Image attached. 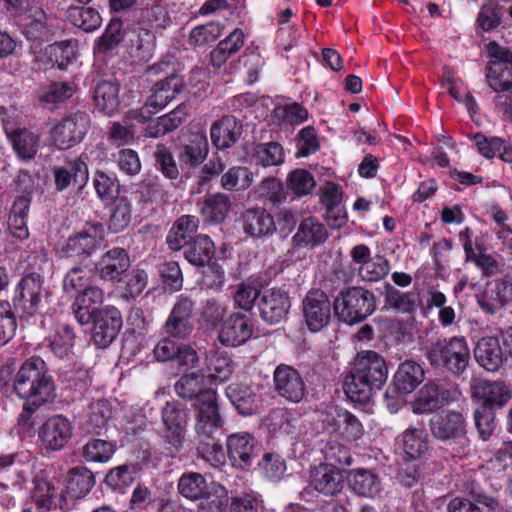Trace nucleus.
I'll return each instance as SVG.
<instances>
[{
  "mask_svg": "<svg viewBox=\"0 0 512 512\" xmlns=\"http://www.w3.org/2000/svg\"><path fill=\"white\" fill-rule=\"evenodd\" d=\"M11 367L0 368V385L4 392L11 391L21 400H36L37 402H52L55 397V383L46 362L40 357H30L25 360L13 375Z\"/></svg>",
  "mask_w": 512,
  "mask_h": 512,
  "instance_id": "1",
  "label": "nucleus"
},
{
  "mask_svg": "<svg viewBox=\"0 0 512 512\" xmlns=\"http://www.w3.org/2000/svg\"><path fill=\"white\" fill-rule=\"evenodd\" d=\"M93 186L97 196L105 204H111L119 197L120 184L116 177H111L104 171L97 170L93 178Z\"/></svg>",
  "mask_w": 512,
  "mask_h": 512,
  "instance_id": "53",
  "label": "nucleus"
},
{
  "mask_svg": "<svg viewBox=\"0 0 512 512\" xmlns=\"http://www.w3.org/2000/svg\"><path fill=\"white\" fill-rule=\"evenodd\" d=\"M164 426L162 439L170 449L178 452L182 449L187 434L189 410L178 401L167 402L161 410Z\"/></svg>",
  "mask_w": 512,
  "mask_h": 512,
  "instance_id": "7",
  "label": "nucleus"
},
{
  "mask_svg": "<svg viewBox=\"0 0 512 512\" xmlns=\"http://www.w3.org/2000/svg\"><path fill=\"white\" fill-rule=\"evenodd\" d=\"M193 308L191 299L180 298L174 304L164 325L166 335L178 340L186 339L193 331Z\"/></svg>",
  "mask_w": 512,
  "mask_h": 512,
  "instance_id": "16",
  "label": "nucleus"
},
{
  "mask_svg": "<svg viewBox=\"0 0 512 512\" xmlns=\"http://www.w3.org/2000/svg\"><path fill=\"white\" fill-rule=\"evenodd\" d=\"M486 83L496 93L504 94L512 89V70L509 67H501L500 63H489L486 70Z\"/></svg>",
  "mask_w": 512,
  "mask_h": 512,
  "instance_id": "51",
  "label": "nucleus"
},
{
  "mask_svg": "<svg viewBox=\"0 0 512 512\" xmlns=\"http://www.w3.org/2000/svg\"><path fill=\"white\" fill-rule=\"evenodd\" d=\"M425 357L434 369H444L459 376L468 367L470 351L462 337L443 338L430 342L425 348Z\"/></svg>",
  "mask_w": 512,
  "mask_h": 512,
  "instance_id": "3",
  "label": "nucleus"
},
{
  "mask_svg": "<svg viewBox=\"0 0 512 512\" xmlns=\"http://www.w3.org/2000/svg\"><path fill=\"white\" fill-rule=\"evenodd\" d=\"M289 308L290 301L287 293L277 288L264 290L258 301L261 318L271 325L285 319Z\"/></svg>",
  "mask_w": 512,
  "mask_h": 512,
  "instance_id": "20",
  "label": "nucleus"
},
{
  "mask_svg": "<svg viewBox=\"0 0 512 512\" xmlns=\"http://www.w3.org/2000/svg\"><path fill=\"white\" fill-rule=\"evenodd\" d=\"M402 447L411 459H418L428 450V434L422 428H408L401 435Z\"/></svg>",
  "mask_w": 512,
  "mask_h": 512,
  "instance_id": "49",
  "label": "nucleus"
},
{
  "mask_svg": "<svg viewBox=\"0 0 512 512\" xmlns=\"http://www.w3.org/2000/svg\"><path fill=\"white\" fill-rule=\"evenodd\" d=\"M184 81L179 75L173 74L158 81L152 88L145 106L139 110L131 111V118L139 121H148L154 113L165 108L184 89Z\"/></svg>",
  "mask_w": 512,
  "mask_h": 512,
  "instance_id": "8",
  "label": "nucleus"
},
{
  "mask_svg": "<svg viewBox=\"0 0 512 512\" xmlns=\"http://www.w3.org/2000/svg\"><path fill=\"white\" fill-rule=\"evenodd\" d=\"M462 396L458 385L452 382L437 380L426 383L419 391L413 407L417 413H430L445 404L456 402Z\"/></svg>",
  "mask_w": 512,
  "mask_h": 512,
  "instance_id": "9",
  "label": "nucleus"
},
{
  "mask_svg": "<svg viewBox=\"0 0 512 512\" xmlns=\"http://www.w3.org/2000/svg\"><path fill=\"white\" fill-rule=\"evenodd\" d=\"M186 113L180 106L170 113L158 118L154 125H150L147 134L150 137H159L175 130L184 121Z\"/></svg>",
  "mask_w": 512,
  "mask_h": 512,
  "instance_id": "60",
  "label": "nucleus"
},
{
  "mask_svg": "<svg viewBox=\"0 0 512 512\" xmlns=\"http://www.w3.org/2000/svg\"><path fill=\"white\" fill-rule=\"evenodd\" d=\"M252 155L256 164L263 167L279 166L284 162L283 147L277 142L256 145Z\"/></svg>",
  "mask_w": 512,
  "mask_h": 512,
  "instance_id": "54",
  "label": "nucleus"
},
{
  "mask_svg": "<svg viewBox=\"0 0 512 512\" xmlns=\"http://www.w3.org/2000/svg\"><path fill=\"white\" fill-rule=\"evenodd\" d=\"M94 101L98 110L106 115L113 114L120 105L119 85L110 80L99 82L94 90Z\"/></svg>",
  "mask_w": 512,
  "mask_h": 512,
  "instance_id": "41",
  "label": "nucleus"
},
{
  "mask_svg": "<svg viewBox=\"0 0 512 512\" xmlns=\"http://www.w3.org/2000/svg\"><path fill=\"white\" fill-rule=\"evenodd\" d=\"M208 154V140L204 132L192 133L179 153L182 163L195 167L201 164Z\"/></svg>",
  "mask_w": 512,
  "mask_h": 512,
  "instance_id": "37",
  "label": "nucleus"
},
{
  "mask_svg": "<svg viewBox=\"0 0 512 512\" xmlns=\"http://www.w3.org/2000/svg\"><path fill=\"white\" fill-rule=\"evenodd\" d=\"M48 291L43 289L42 277L37 273H29L18 283L13 297V306L19 314L20 321L30 323L43 315L40 310L44 307Z\"/></svg>",
  "mask_w": 512,
  "mask_h": 512,
  "instance_id": "4",
  "label": "nucleus"
},
{
  "mask_svg": "<svg viewBox=\"0 0 512 512\" xmlns=\"http://www.w3.org/2000/svg\"><path fill=\"white\" fill-rule=\"evenodd\" d=\"M227 455L234 467L247 469L256 456L254 441L249 433H235L226 441Z\"/></svg>",
  "mask_w": 512,
  "mask_h": 512,
  "instance_id": "24",
  "label": "nucleus"
},
{
  "mask_svg": "<svg viewBox=\"0 0 512 512\" xmlns=\"http://www.w3.org/2000/svg\"><path fill=\"white\" fill-rule=\"evenodd\" d=\"M243 229L253 237L267 235L275 229L274 220L264 209L247 210L243 215Z\"/></svg>",
  "mask_w": 512,
  "mask_h": 512,
  "instance_id": "42",
  "label": "nucleus"
},
{
  "mask_svg": "<svg viewBox=\"0 0 512 512\" xmlns=\"http://www.w3.org/2000/svg\"><path fill=\"white\" fill-rule=\"evenodd\" d=\"M22 32L27 39L48 42L63 32L62 21L53 14H47L35 5L24 12Z\"/></svg>",
  "mask_w": 512,
  "mask_h": 512,
  "instance_id": "10",
  "label": "nucleus"
},
{
  "mask_svg": "<svg viewBox=\"0 0 512 512\" xmlns=\"http://www.w3.org/2000/svg\"><path fill=\"white\" fill-rule=\"evenodd\" d=\"M424 375L420 364L406 360L399 365L393 377L394 389L401 394L411 393L423 382Z\"/></svg>",
  "mask_w": 512,
  "mask_h": 512,
  "instance_id": "32",
  "label": "nucleus"
},
{
  "mask_svg": "<svg viewBox=\"0 0 512 512\" xmlns=\"http://www.w3.org/2000/svg\"><path fill=\"white\" fill-rule=\"evenodd\" d=\"M67 492L71 497H84L95 484L93 473L86 467H75L67 475Z\"/></svg>",
  "mask_w": 512,
  "mask_h": 512,
  "instance_id": "46",
  "label": "nucleus"
},
{
  "mask_svg": "<svg viewBox=\"0 0 512 512\" xmlns=\"http://www.w3.org/2000/svg\"><path fill=\"white\" fill-rule=\"evenodd\" d=\"M303 314L312 332L320 331L328 325L331 318V303L327 295L320 290L309 292L303 300Z\"/></svg>",
  "mask_w": 512,
  "mask_h": 512,
  "instance_id": "17",
  "label": "nucleus"
},
{
  "mask_svg": "<svg viewBox=\"0 0 512 512\" xmlns=\"http://www.w3.org/2000/svg\"><path fill=\"white\" fill-rule=\"evenodd\" d=\"M196 207L203 222L207 224H220L229 214L231 208L230 197L224 193H213L198 200Z\"/></svg>",
  "mask_w": 512,
  "mask_h": 512,
  "instance_id": "25",
  "label": "nucleus"
},
{
  "mask_svg": "<svg viewBox=\"0 0 512 512\" xmlns=\"http://www.w3.org/2000/svg\"><path fill=\"white\" fill-rule=\"evenodd\" d=\"M208 370L210 373L206 377L209 382L213 380L223 382L231 377L234 363L228 356L214 353L208 357Z\"/></svg>",
  "mask_w": 512,
  "mask_h": 512,
  "instance_id": "62",
  "label": "nucleus"
},
{
  "mask_svg": "<svg viewBox=\"0 0 512 512\" xmlns=\"http://www.w3.org/2000/svg\"><path fill=\"white\" fill-rule=\"evenodd\" d=\"M464 492L470 498L455 497L448 506V512H482L479 505L487 509V512H507L503 503L498 498L488 494L475 480L464 484Z\"/></svg>",
  "mask_w": 512,
  "mask_h": 512,
  "instance_id": "12",
  "label": "nucleus"
},
{
  "mask_svg": "<svg viewBox=\"0 0 512 512\" xmlns=\"http://www.w3.org/2000/svg\"><path fill=\"white\" fill-rule=\"evenodd\" d=\"M208 378L198 372L184 374L174 385L176 394L183 399H195V407L202 404V396L207 392H215L213 389H206Z\"/></svg>",
  "mask_w": 512,
  "mask_h": 512,
  "instance_id": "34",
  "label": "nucleus"
},
{
  "mask_svg": "<svg viewBox=\"0 0 512 512\" xmlns=\"http://www.w3.org/2000/svg\"><path fill=\"white\" fill-rule=\"evenodd\" d=\"M75 335L72 328L67 325H61L55 333L48 339V346L52 353L58 358L68 356L74 346Z\"/></svg>",
  "mask_w": 512,
  "mask_h": 512,
  "instance_id": "57",
  "label": "nucleus"
},
{
  "mask_svg": "<svg viewBox=\"0 0 512 512\" xmlns=\"http://www.w3.org/2000/svg\"><path fill=\"white\" fill-rule=\"evenodd\" d=\"M433 436L439 440H457V453L469 452V440L466 437V422L464 415L455 410H446L438 414L430 424Z\"/></svg>",
  "mask_w": 512,
  "mask_h": 512,
  "instance_id": "11",
  "label": "nucleus"
},
{
  "mask_svg": "<svg viewBox=\"0 0 512 512\" xmlns=\"http://www.w3.org/2000/svg\"><path fill=\"white\" fill-rule=\"evenodd\" d=\"M202 404L197 406L198 411L195 431L201 440L210 439L222 425L218 411L216 392H207L202 396Z\"/></svg>",
  "mask_w": 512,
  "mask_h": 512,
  "instance_id": "19",
  "label": "nucleus"
},
{
  "mask_svg": "<svg viewBox=\"0 0 512 512\" xmlns=\"http://www.w3.org/2000/svg\"><path fill=\"white\" fill-rule=\"evenodd\" d=\"M253 182V175L246 167L235 166L226 171L221 177L223 189L246 190Z\"/></svg>",
  "mask_w": 512,
  "mask_h": 512,
  "instance_id": "59",
  "label": "nucleus"
},
{
  "mask_svg": "<svg viewBox=\"0 0 512 512\" xmlns=\"http://www.w3.org/2000/svg\"><path fill=\"white\" fill-rule=\"evenodd\" d=\"M112 418V410L105 399L94 401L89 406V413L85 421L86 430L89 433L101 435L106 430L109 420Z\"/></svg>",
  "mask_w": 512,
  "mask_h": 512,
  "instance_id": "44",
  "label": "nucleus"
},
{
  "mask_svg": "<svg viewBox=\"0 0 512 512\" xmlns=\"http://www.w3.org/2000/svg\"><path fill=\"white\" fill-rule=\"evenodd\" d=\"M155 35L148 29L133 27L126 30L124 46L131 58L146 62L154 53Z\"/></svg>",
  "mask_w": 512,
  "mask_h": 512,
  "instance_id": "22",
  "label": "nucleus"
},
{
  "mask_svg": "<svg viewBox=\"0 0 512 512\" xmlns=\"http://www.w3.org/2000/svg\"><path fill=\"white\" fill-rule=\"evenodd\" d=\"M310 484L318 492L333 496L343 488V476L337 467L320 464L310 470Z\"/></svg>",
  "mask_w": 512,
  "mask_h": 512,
  "instance_id": "27",
  "label": "nucleus"
},
{
  "mask_svg": "<svg viewBox=\"0 0 512 512\" xmlns=\"http://www.w3.org/2000/svg\"><path fill=\"white\" fill-rule=\"evenodd\" d=\"M54 492V486L47 479L34 478L30 497L39 512H46L51 509L54 501Z\"/></svg>",
  "mask_w": 512,
  "mask_h": 512,
  "instance_id": "58",
  "label": "nucleus"
},
{
  "mask_svg": "<svg viewBox=\"0 0 512 512\" xmlns=\"http://www.w3.org/2000/svg\"><path fill=\"white\" fill-rule=\"evenodd\" d=\"M130 258H108L96 265L100 278L106 281L120 280V276L129 270Z\"/></svg>",
  "mask_w": 512,
  "mask_h": 512,
  "instance_id": "64",
  "label": "nucleus"
},
{
  "mask_svg": "<svg viewBox=\"0 0 512 512\" xmlns=\"http://www.w3.org/2000/svg\"><path fill=\"white\" fill-rule=\"evenodd\" d=\"M226 396L241 415L253 413L256 394L249 385L232 383L226 388Z\"/></svg>",
  "mask_w": 512,
  "mask_h": 512,
  "instance_id": "43",
  "label": "nucleus"
},
{
  "mask_svg": "<svg viewBox=\"0 0 512 512\" xmlns=\"http://www.w3.org/2000/svg\"><path fill=\"white\" fill-rule=\"evenodd\" d=\"M385 306L397 313H412L416 308V297L412 292H402L391 284L383 291Z\"/></svg>",
  "mask_w": 512,
  "mask_h": 512,
  "instance_id": "48",
  "label": "nucleus"
},
{
  "mask_svg": "<svg viewBox=\"0 0 512 512\" xmlns=\"http://www.w3.org/2000/svg\"><path fill=\"white\" fill-rule=\"evenodd\" d=\"M354 260L360 264L358 273L363 281L376 282L389 272L386 258H354Z\"/></svg>",
  "mask_w": 512,
  "mask_h": 512,
  "instance_id": "55",
  "label": "nucleus"
},
{
  "mask_svg": "<svg viewBox=\"0 0 512 512\" xmlns=\"http://www.w3.org/2000/svg\"><path fill=\"white\" fill-rule=\"evenodd\" d=\"M242 134V125L236 117L227 115L215 121L210 128L212 144L219 150L232 147Z\"/></svg>",
  "mask_w": 512,
  "mask_h": 512,
  "instance_id": "28",
  "label": "nucleus"
},
{
  "mask_svg": "<svg viewBox=\"0 0 512 512\" xmlns=\"http://www.w3.org/2000/svg\"><path fill=\"white\" fill-rule=\"evenodd\" d=\"M348 485L361 497L372 498L381 491V482L376 473L368 469H354L349 472Z\"/></svg>",
  "mask_w": 512,
  "mask_h": 512,
  "instance_id": "35",
  "label": "nucleus"
},
{
  "mask_svg": "<svg viewBox=\"0 0 512 512\" xmlns=\"http://www.w3.org/2000/svg\"><path fill=\"white\" fill-rule=\"evenodd\" d=\"M132 218V204L127 197L117 199L113 213L110 216L108 229L113 233H119L126 229Z\"/></svg>",
  "mask_w": 512,
  "mask_h": 512,
  "instance_id": "63",
  "label": "nucleus"
},
{
  "mask_svg": "<svg viewBox=\"0 0 512 512\" xmlns=\"http://www.w3.org/2000/svg\"><path fill=\"white\" fill-rule=\"evenodd\" d=\"M189 263L197 267L202 275L203 282L209 286H218L224 281V270L217 262V258H186Z\"/></svg>",
  "mask_w": 512,
  "mask_h": 512,
  "instance_id": "52",
  "label": "nucleus"
},
{
  "mask_svg": "<svg viewBox=\"0 0 512 512\" xmlns=\"http://www.w3.org/2000/svg\"><path fill=\"white\" fill-rule=\"evenodd\" d=\"M327 425L347 439L356 440L363 435V427L356 416L347 410H337L336 416L327 418Z\"/></svg>",
  "mask_w": 512,
  "mask_h": 512,
  "instance_id": "39",
  "label": "nucleus"
},
{
  "mask_svg": "<svg viewBox=\"0 0 512 512\" xmlns=\"http://www.w3.org/2000/svg\"><path fill=\"white\" fill-rule=\"evenodd\" d=\"M46 51L50 60L53 62V66L64 70L77 57V41L69 39L55 42L49 45Z\"/></svg>",
  "mask_w": 512,
  "mask_h": 512,
  "instance_id": "50",
  "label": "nucleus"
},
{
  "mask_svg": "<svg viewBox=\"0 0 512 512\" xmlns=\"http://www.w3.org/2000/svg\"><path fill=\"white\" fill-rule=\"evenodd\" d=\"M253 333L250 319L243 314H232L222 325L218 339L225 346L237 347L247 342Z\"/></svg>",
  "mask_w": 512,
  "mask_h": 512,
  "instance_id": "23",
  "label": "nucleus"
},
{
  "mask_svg": "<svg viewBox=\"0 0 512 512\" xmlns=\"http://www.w3.org/2000/svg\"><path fill=\"white\" fill-rule=\"evenodd\" d=\"M53 176L56 190L59 192L67 189L71 183L81 188L89 179L88 166L81 158H76L69 161L66 166H55Z\"/></svg>",
  "mask_w": 512,
  "mask_h": 512,
  "instance_id": "26",
  "label": "nucleus"
},
{
  "mask_svg": "<svg viewBox=\"0 0 512 512\" xmlns=\"http://www.w3.org/2000/svg\"><path fill=\"white\" fill-rule=\"evenodd\" d=\"M91 126L89 114L70 112L57 120L49 131L51 144L59 150L75 147L83 141Z\"/></svg>",
  "mask_w": 512,
  "mask_h": 512,
  "instance_id": "6",
  "label": "nucleus"
},
{
  "mask_svg": "<svg viewBox=\"0 0 512 512\" xmlns=\"http://www.w3.org/2000/svg\"><path fill=\"white\" fill-rule=\"evenodd\" d=\"M243 44V32L240 29H235L225 39L220 41L217 47L211 52L212 65L220 67L231 55L238 52Z\"/></svg>",
  "mask_w": 512,
  "mask_h": 512,
  "instance_id": "47",
  "label": "nucleus"
},
{
  "mask_svg": "<svg viewBox=\"0 0 512 512\" xmlns=\"http://www.w3.org/2000/svg\"><path fill=\"white\" fill-rule=\"evenodd\" d=\"M512 304V279L508 274L500 280H496L492 288L485 291L479 299V305L490 314H496L498 310Z\"/></svg>",
  "mask_w": 512,
  "mask_h": 512,
  "instance_id": "29",
  "label": "nucleus"
},
{
  "mask_svg": "<svg viewBox=\"0 0 512 512\" xmlns=\"http://www.w3.org/2000/svg\"><path fill=\"white\" fill-rule=\"evenodd\" d=\"M74 92L75 86L71 82H51L38 89L37 99L42 105L55 109L72 97Z\"/></svg>",
  "mask_w": 512,
  "mask_h": 512,
  "instance_id": "38",
  "label": "nucleus"
},
{
  "mask_svg": "<svg viewBox=\"0 0 512 512\" xmlns=\"http://www.w3.org/2000/svg\"><path fill=\"white\" fill-rule=\"evenodd\" d=\"M66 16L72 25L85 32L97 30L102 23L99 12L92 7L70 6L67 9Z\"/></svg>",
  "mask_w": 512,
  "mask_h": 512,
  "instance_id": "45",
  "label": "nucleus"
},
{
  "mask_svg": "<svg viewBox=\"0 0 512 512\" xmlns=\"http://www.w3.org/2000/svg\"><path fill=\"white\" fill-rule=\"evenodd\" d=\"M114 452L113 443L103 439H91L83 446V457L88 462H107Z\"/></svg>",
  "mask_w": 512,
  "mask_h": 512,
  "instance_id": "61",
  "label": "nucleus"
},
{
  "mask_svg": "<svg viewBox=\"0 0 512 512\" xmlns=\"http://www.w3.org/2000/svg\"><path fill=\"white\" fill-rule=\"evenodd\" d=\"M73 427L63 415L48 418L39 428V439L48 451L62 450L72 437Z\"/></svg>",
  "mask_w": 512,
  "mask_h": 512,
  "instance_id": "15",
  "label": "nucleus"
},
{
  "mask_svg": "<svg viewBox=\"0 0 512 512\" xmlns=\"http://www.w3.org/2000/svg\"><path fill=\"white\" fill-rule=\"evenodd\" d=\"M122 327V316L114 306L101 308L93 322L92 339L99 348L108 347Z\"/></svg>",
  "mask_w": 512,
  "mask_h": 512,
  "instance_id": "14",
  "label": "nucleus"
},
{
  "mask_svg": "<svg viewBox=\"0 0 512 512\" xmlns=\"http://www.w3.org/2000/svg\"><path fill=\"white\" fill-rule=\"evenodd\" d=\"M273 387L279 397L291 403L301 402L306 395V384L301 373L286 364H280L275 368Z\"/></svg>",
  "mask_w": 512,
  "mask_h": 512,
  "instance_id": "13",
  "label": "nucleus"
},
{
  "mask_svg": "<svg viewBox=\"0 0 512 512\" xmlns=\"http://www.w3.org/2000/svg\"><path fill=\"white\" fill-rule=\"evenodd\" d=\"M103 230L101 224L88 225L83 231L68 239L63 251L70 256H91L102 246Z\"/></svg>",
  "mask_w": 512,
  "mask_h": 512,
  "instance_id": "21",
  "label": "nucleus"
},
{
  "mask_svg": "<svg viewBox=\"0 0 512 512\" xmlns=\"http://www.w3.org/2000/svg\"><path fill=\"white\" fill-rule=\"evenodd\" d=\"M474 356L478 364L490 372L498 371L504 360L499 339L496 337L479 339L474 349Z\"/></svg>",
  "mask_w": 512,
  "mask_h": 512,
  "instance_id": "31",
  "label": "nucleus"
},
{
  "mask_svg": "<svg viewBox=\"0 0 512 512\" xmlns=\"http://www.w3.org/2000/svg\"><path fill=\"white\" fill-rule=\"evenodd\" d=\"M171 336L162 339L154 348V356L160 362L174 361L184 369L194 368L199 361L196 351L185 344H177Z\"/></svg>",
  "mask_w": 512,
  "mask_h": 512,
  "instance_id": "18",
  "label": "nucleus"
},
{
  "mask_svg": "<svg viewBox=\"0 0 512 512\" xmlns=\"http://www.w3.org/2000/svg\"><path fill=\"white\" fill-rule=\"evenodd\" d=\"M126 37V30L123 29V24L119 19H112L103 34L96 39L93 46V53L95 57L105 60L114 55L117 46L123 42Z\"/></svg>",
  "mask_w": 512,
  "mask_h": 512,
  "instance_id": "30",
  "label": "nucleus"
},
{
  "mask_svg": "<svg viewBox=\"0 0 512 512\" xmlns=\"http://www.w3.org/2000/svg\"><path fill=\"white\" fill-rule=\"evenodd\" d=\"M337 317L349 324L359 323L369 317L376 309L374 294L362 287H349L341 290L334 300Z\"/></svg>",
  "mask_w": 512,
  "mask_h": 512,
  "instance_id": "5",
  "label": "nucleus"
},
{
  "mask_svg": "<svg viewBox=\"0 0 512 512\" xmlns=\"http://www.w3.org/2000/svg\"><path fill=\"white\" fill-rule=\"evenodd\" d=\"M209 484L204 475L198 472H185L177 482L178 493L187 500L199 501L207 496Z\"/></svg>",
  "mask_w": 512,
  "mask_h": 512,
  "instance_id": "36",
  "label": "nucleus"
},
{
  "mask_svg": "<svg viewBox=\"0 0 512 512\" xmlns=\"http://www.w3.org/2000/svg\"><path fill=\"white\" fill-rule=\"evenodd\" d=\"M483 403L481 406H487L494 409L502 408L510 399V393L506 385L502 382H486L481 385Z\"/></svg>",
  "mask_w": 512,
  "mask_h": 512,
  "instance_id": "56",
  "label": "nucleus"
},
{
  "mask_svg": "<svg viewBox=\"0 0 512 512\" xmlns=\"http://www.w3.org/2000/svg\"><path fill=\"white\" fill-rule=\"evenodd\" d=\"M326 237L325 227L315 218L308 217L301 222L292 240L296 246L314 247L323 243Z\"/></svg>",
  "mask_w": 512,
  "mask_h": 512,
  "instance_id": "40",
  "label": "nucleus"
},
{
  "mask_svg": "<svg viewBox=\"0 0 512 512\" xmlns=\"http://www.w3.org/2000/svg\"><path fill=\"white\" fill-rule=\"evenodd\" d=\"M7 136L17 156L28 161L33 159L40 146V135L28 128H18L7 132Z\"/></svg>",
  "mask_w": 512,
  "mask_h": 512,
  "instance_id": "33",
  "label": "nucleus"
},
{
  "mask_svg": "<svg viewBox=\"0 0 512 512\" xmlns=\"http://www.w3.org/2000/svg\"><path fill=\"white\" fill-rule=\"evenodd\" d=\"M387 378L385 359L375 351H362L350 363L343 380V389L351 401L366 403L383 387Z\"/></svg>",
  "mask_w": 512,
  "mask_h": 512,
  "instance_id": "2",
  "label": "nucleus"
}]
</instances>
